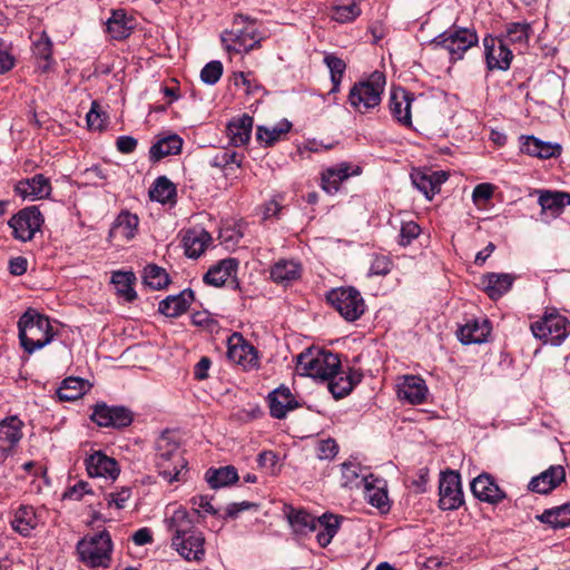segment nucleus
I'll use <instances>...</instances> for the list:
<instances>
[{"label": "nucleus", "mask_w": 570, "mask_h": 570, "mask_svg": "<svg viewBox=\"0 0 570 570\" xmlns=\"http://www.w3.org/2000/svg\"><path fill=\"white\" fill-rule=\"evenodd\" d=\"M165 525L170 533V547L179 557L188 562L200 563L205 560L206 537L185 508L175 509L165 519Z\"/></svg>", "instance_id": "f257e3e1"}, {"label": "nucleus", "mask_w": 570, "mask_h": 570, "mask_svg": "<svg viewBox=\"0 0 570 570\" xmlns=\"http://www.w3.org/2000/svg\"><path fill=\"white\" fill-rule=\"evenodd\" d=\"M155 464L159 475L168 483L184 480L187 473V460L176 435L166 431L155 443Z\"/></svg>", "instance_id": "f03ea898"}, {"label": "nucleus", "mask_w": 570, "mask_h": 570, "mask_svg": "<svg viewBox=\"0 0 570 570\" xmlns=\"http://www.w3.org/2000/svg\"><path fill=\"white\" fill-rule=\"evenodd\" d=\"M18 330L20 344L29 354L48 345L56 335L49 317L32 308L20 316Z\"/></svg>", "instance_id": "7ed1b4c3"}, {"label": "nucleus", "mask_w": 570, "mask_h": 570, "mask_svg": "<svg viewBox=\"0 0 570 570\" xmlns=\"http://www.w3.org/2000/svg\"><path fill=\"white\" fill-rule=\"evenodd\" d=\"M296 368L302 375L326 381L341 370V360L331 351L307 348L297 356Z\"/></svg>", "instance_id": "20e7f679"}, {"label": "nucleus", "mask_w": 570, "mask_h": 570, "mask_svg": "<svg viewBox=\"0 0 570 570\" xmlns=\"http://www.w3.org/2000/svg\"><path fill=\"white\" fill-rule=\"evenodd\" d=\"M385 87V76L374 71L366 79L355 82L348 92L351 107L361 114L371 111L380 106Z\"/></svg>", "instance_id": "39448f33"}, {"label": "nucleus", "mask_w": 570, "mask_h": 570, "mask_svg": "<svg viewBox=\"0 0 570 570\" xmlns=\"http://www.w3.org/2000/svg\"><path fill=\"white\" fill-rule=\"evenodd\" d=\"M79 560L90 568H108L111 561L114 543L110 533L102 530L87 534L77 543Z\"/></svg>", "instance_id": "423d86ee"}, {"label": "nucleus", "mask_w": 570, "mask_h": 570, "mask_svg": "<svg viewBox=\"0 0 570 570\" xmlns=\"http://www.w3.org/2000/svg\"><path fill=\"white\" fill-rule=\"evenodd\" d=\"M222 43L229 52H248L259 45L262 36L253 20L243 14L234 18L233 27L222 33Z\"/></svg>", "instance_id": "0eeeda50"}, {"label": "nucleus", "mask_w": 570, "mask_h": 570, "mask_svg": "<svg viewBox=\"0 0 570 570\" xmlns=\"http://www.w3.org/2000/svg\"><path fill=\"white\" fill-rule=\"evenodd\" d=\"M479 41L475 31L468 28L452 27L431 40L435 49H445L451 60H460L463 55Z\"/></svg>", "instance_id": "6e6552de"}, {"label": "nucleus", "mask_w": 570, "mask_h": 570, "mask_svg": "<svg viewBox=\"0 0 570 570\" xmlns=\"http://www.w3.org/2000/svg\"><path fill=\"white\" fill-rule=\"evenodd\" d=\"M326 299L347 322L358 320L366 309L361 293L354 287L333 288L327 293Z\"/></svg>", "instance_id": "1a4fd4ad"}, {"label": "nucleus", "mask_w": 570, "mask_h": 570, "mask_svg": "<svg viewBox=\"0 0 570 570\" xmlns=\"http://www.w3.org/2000/svg\"><path fill=\"white\" fill-rule=\"evenodd\" d=\"M530 328L535 338L551 345H560L570 333V322L557 312L544 313L540 320L531 324Z\"/></svg>", "instance_id": "9d476101"}, {"label": "nucleus", "mask_w": 570, "mask_h": 570, "mask_svg": "<svg viewBox=\"0 0 570 570\" xmlns=\"http://www.w3.org/2000/svg\"><path fill=\"white\" fill-rule=\"evenodd\" d=\"M14 238L22 242L31 240L43 224V216L37 206H29L19 210L8 222Z\"/></svg>", "instance_id": "9b49d317"}, {"label": "nucleus", "mask_w": 570, "mask_h": 570, "mask_svg": "<svg viewBox=\"0 0 570 570\" xmlns=\"http://www.w3.org/2000/svg\"><path fill=\"white\" fill-rule=\"evenodd\" d=\"M439 495V507L442 510H456L463 504L461 476L458 472L448 471L441 474Z\"/></svg>", "instance_id": "f8f14e48"}, {"label": "nucleus", "mask_w": 570, "mask_h": 570, "mask_svg": "<svg viewBox=\"0 0 570 570\" xmlns=\"http://www.w3.org/2000/svg\"><path fill=\"white\" fill-rule=\"evenodd\" d=\"M227 357L245 370L255 368L258 365V353L256 348L246 342L238 333H234L228 338Z\"/></svg>", "instance_id": "ddd939ff"}, {"label": "nucleus", "mask_w": 570, "mask_h": 570, "mask_svg": "<svg viewBox=\"0 0 570 570\" xmlns=\"http://www.w3.org/2000/svg\"><path fill=\"white\" fill-rule=\"evenodd\" d=\"M91 420L100 426L120 429L131 423L132 414L124 406L97 404L91 414Z\"/></svg>", "instance_id": "4468645a"}, {"label": "nucleus", "mask_w": 570, "mask_h": 570, "mask_svg": "<svg viewBox=\"0 0 570 570\" xmlns=\"http://www.w3.org/2000/svg\"><path fill=\"white\" fill-rule=\"evenodd\" d=\"M428 392L425 381L416 375H404L396 384L397 397L412 405L424 403Z\"/></svg>", "instance_id": "2eb2a0df"}, {"label": "nucleus", "mask_w": 570, "mask_h": 570, "mask_svg": "<svg viewBox=\"0 0 570 570\" xmlns=\"http://www.w3.org/2000/svg\"><path fill=\"white\" fill-rule=\"evenodd\" d=\"M87 473L90 478H104L115 481L120 472L118 462L101 451H95L85 459Z\"/></svg>", "instance_id": "dca6fc26"}, {"label": "nucleus", "mask_w": 570, "mask_h": 570, "mask_svg": "<svg viewBox=\"0 0 570 570\" xmlns=\"http://www.w3.org/2000/svg\"><path fill=\"white\" fill-rule=\"evenodd\" d=\"M487 65L490 70H508L512 60V51L502 39L487 37L483 39Z\"/></svg>", "instance_id": "f3484780"}, {"label": "nucleus", "mask_w": 570, "mask_h": 570, "mask_svg": "<svg viewBox=\"0 0 570 570\" xmlns=\"http://www.w3.org/2000/svg\"><path fill=\"white\" fill-rule=\"evenodd\" d=\"M414 100L413 94L396 88L392 89L389 99V109L392 117L402 126L412 127L411 105Z\"/></svg>", "instance_id": "a211bd4d"}, {"label": "nucleus", "mask_w": 570, "mask_h": 570, "mask_svg": "<svg viewBox=\"0 0 570 570\" xmlns=\"http://www.w3.org/2000/svg\"><path fill=\"white\" fill-rule=\"evenodd\" d=\"M271 415L275 419H285L287 413L302 406L291 392L289 387L281 385L268 394Z\"/></svg>", "instance_id": "6ab92c4d"}, {"label": "nucleus", "mask_w": 570, "mask_h": 570, "mask_svg": "<svg viewBox=\"0 0 570 570\" xmlns=\"http://www.w3.org/2000/svg\"><path fill=\"white\" fill-rule=\"evenodd\" d=\"M470 487L476 499L491 504H498L507 497L505 492L500 489L494 479L488 473H482L474 478Z\"/></svg>", "instance_id": "aec40b11"}, {"label": "nucleus", "mask_w": 570, "mask_h": 570, "mask_svg": "<svg viewBox=\"0 0 570 570\" xmlns=\"http://www.w3.org/2000/svg\"><path fill=\"white\" fill-rule=\"evenodd\" d=\"M361 174V168L356 166L354 169L351 164L343 161L335 166L328 167L322 171V188L330 195L340 190L341 183Z\"/></svg>", "instance_id": "412c9836"}, {"label": "nucleus", "mask_w": 570, "mask_h": 570, "mask_svg": "<svg viewBox=\"0 0 570 570\" xmlns=\"http://www.w3.org/2000/svg\"><path fill=\"white\" fill-rule=\"evenodd\" d=\"M448 174L445 171H425L414 169L411 173L412 184L431 200L435 194L440 191L441 185L446 181Z\"/></svg>", "instance_id": "4be33fe9"}, {"label": "nucleus", "mask_w": 570, "mask_h": 570, "mask_svg": "<svg viewBox=\"0 0 570 570\" xmlns=\"http://www.w3.org/2000/svg\"><path fill=\"white\" fill-rule=\"evenodd\" d=\"M52 190L49 178L37 174L31 178L22 179L14 186L17 195L23 199H43L50 196Z\"/></svg>", "instance_id": "5701e85b"}, {"label": "nucleus", "mask_w": 570, "mask_h": 570, "mask_svg": "<svg viewBox=\"0 0 570 570\" xmlns=\"http://www.w3.org/2000/svg\"><path fill=\"white\" fill-rule=\"evenodd\" d=\"M362 373L358 370L348 368V372L337 371L330 377L328 390L335 399L348 395L352 390L362 381Z\"/></svg>", "instance_id": "b1692460"}, {"label": "nucleus", "mask_w": 570, "mask_h": 570, "mask_svg": "<svg viewBox=\"0 0 570 570\" xmlns=\"http://www.w3.org/2000/svg\"><path fill=\"white\" fill-rule=\"evenodd\" d=\"M566 479V471L562 465H551L549 469L531 479L529 490L547 494L556 489Z\"/></svg>", "instance_id": "393cba45"}, {"label": "nucleus", "mask_w": 570, "mask_h": 570, "mask_svg": "<svg viewBox=\"0 0 570 570\" xmlns=\"http://www.w3.org/2000/svg\"><path fill=\"white\" fill-rule=\"evenodd\" d=\"M515 278L509 273H488L482 276L481 284L491 299H498L511 289Z\"/></svg>", "instance_id": "a878e982"}, {"label": "nucleus", "mask_w": 570, "mask_h": 570, "mask_svg": "<svg viewBox=\"0 0 570 570\" xmlns=\"http://www.w3.org/2000/svg\"><path fill=\"white\" fill-rule=\"evenodd\" d=\"M138 226L139 218L136 214L121 210L111 225L109 237L131 240L137 235Z\"/></svg>", "instance_id": "bb28decb"}, {"label": "nucleus", "mask_w": 570, "mask_h": 570, "mask_svg": "<svg viewBox=\"0 0 570 570\" xmlns=\"http://www.w3.org/2000/svg\"><path fill=\"white\" fill-rule=\"evenodd\" d=\"M387 484L384 479L377 478L374 474L364 484V497L368 503L381 511H389L390 500L387 497Z\"/></svg>", "instance_id": "cd10ccee"}, {"label": "nucleus", "mask_w": 570, "mask_h": 570, "mask_svg": "<svg viewBox=\"0 0 570 570\" xmlns=\"http://www.w3.org/2000/svg\"><path fill=\"white\" fill-rule=\"evenodd\" d=\"M194 301V292L184 289L177 295H170L158 305V311L166 317H178L184 314Z\"/></svg>", "instance_id": "c85d7f7f"}, {"label": "nucleus", "mask_w": 570, "mask_h": 570, "mask_svg": "<svg viewBox=\"0 0 570 570\" xmlns=\"http://www.w3.org/2000/svg\"><path fill=\"white\" fill-rule=\"evenodd\" d=\"M341 484L347 489H360L370 480L372 473L356 461H346L341 464Z\"/></svg>", "instance_id": "c756f323"}, {"label": "nucleus", "mask_w": 570, "mask_h": 570, "mask_svg": "<svg viewBox=\"0 0 570 570\" xmlns=\"http://www.w3.org/2000/svg\"><path fill=\"white\" fill-rule=\"evenodd\" d=\"M212 236L203 228L188 229L183 237L185 254L189 258H198L208 247Z\"/></svg>", "instance_id": "7c9ffc66"}, {"label": "nucleus", "mask_w": 570, "mask_h": 570, "mask_svg": "<svg viewBox=\"0 0 570 570\" xmlns=\"http://www.w3.org/2000/svg\"><path fill=\"white\" fill-rule=\"evenodd\" d=\"M490 332L491 327L487 320H473L459 328L458 337L465 345L481 344L487 341Z\"/></svg>", "instance_id": "2f4dec72"}, {"label": "nucleus", "mask_w": 570, "mask_h": 570, "mask_svg": "<svg viewBox=\"0 0 570 570\" xmlns=\"http://www.w3.org/2000/svg\"><path fill=\"white\" fill-rule=\"evenodd\" d=\"M521 151L533 157L548 159L561 154L559 144L542 141L534 136L522 137Z\"/></svg>", "instance_id": "473e14b6"}, {"label": "nucleus", "mask_w": 570, "mask_h": 570, "mask_svg": "<svg viewBox=\"0 0 570 570\" xmlns=\"http://www.w3.org/2000/svg\"><path fill=\"white\" fill-rule=\"evenodd\" d=\"M40 522L39 515L31 505H20L11 520L12 529L23 537L30 535Z\"/></svg>", "instance_id": "72a5a7b5"}, {"label": "nucleus", "mask_w": 570, "mask_h": 570, "mask_svg": "<svg viewBox=\"0 0 570 570\" xmlns=\"http://www.w3.org/2000/svg\"><path fill=\"white\" fill-rule=\"evenodd\" d=\"M539 205L542 212L558 217L567 205H570V194L559 190H539Z\"/></svg>", "instance_id": "f704fd0d"}, {"label": "nucleus", "mask_w": 570, "mask_h": 570, "mask_svg": "<svg viewBox=\"0 0 570 570\" xmlns=\"http://www.w3.org/2000/svg\"><path fill=\"white\" fill-rule=\"evenodd\" d=\"M302 264L296 259H278L271 267V278L278 284H287L302 275Z\"/></svg>", "instance_id": "c9c22d12"}, {"label": "nucleus", "mask_w": 570, "mask_h": 570, "mask_svg": "<svg viewBox=\"0 0 570 570\" xmlns=\"http://www.w3.org/2000/svg\"><path fill=\"white\" fill-rule=\"evenodd\" d=\"M238 261L236 258H225L210 267L204 275V282L215 287L223 286L226 281L236 274Z\"/></svg>", "instance_id": "e433bc0d"}, {"label": "nucleus", "mask_w": 570, "mask_h": 570, "mask_svg": "<svg viewBox=\"0 0 570 570\" xmlns=\"http://www.w3.org/2000/svg\"><path fill=\"white\" fill-rule=\"evenodd\" d=\"M183 139L176 135H168L159 138L149 149L151 160L158 161L170 155H178L181 151Z\"/></svg>", "instance_id": "4c0bfd02"}, {"label": "nucleus", "mask_w": 570, "mask_h": 570, "mask_svg": "<svg viewBox=\"0 0 570 570\" xmlns=\"http://www.w3.org/2000/svg\"><path fill=\"white\" fill-rule=\"evenodd\" d=\"M253 128V118L243 115L237 119H233L227 126V135L234 146H244L250 139Z\"/></svg>", "instance_id": "58836bf2"}, {"label": "nucleus", "mask_w": 570, "mask_h": 570, "mask_svg": "<svg viewBox=\"0 0 570 570\" xmlns=\"http://www.w3.org/2000/svg\"><path fill=\"white\" fill-rule=\"evenodd\" d=\"M132 20L127 17L124 10H114L106 22L107 32L115 40H122L129 37L132 29Z\"/></svg>", "instance_id": "ea45409f"}, {"label": "nucleus", "mask_w": 570, "mask_h": 570, "mask_svg": "<svg viewBox=\"0 0 570 570\" xmlns=\"http://www.w3.org/2000/svg\"><path fill=\"white\" fill-rule=\"evenodd\" d=\"M136 276L132 272L117 271L111 275V283L115 285L117 294L127 302H132L137 298V293L134 288Z\"/></svg>", "instance_id": "a19ab883"}, {"label": "nucleus", "mask_w": 570, "mask_h": 570, "mask_svg": "<svg viewBox=\"0 0 570 570\" xmlns=\"http://www.w3.org/2000/svg\"><path fill=\"white\" fill-rule=\"evenodd\" d=\"M340 528V521L336 515L333 514H323L318 518L317 522V530L316 532V540L318 544L323 548L327 547L334 535L337 533Z\"/></svg>", "instance_id": "79ce46f5"}, {"label": "nucleus", "mask_w": 570, "mask_h": 570, "mask_svg": "<svg viewBox=\"0 0 570 570\" xmlns=\"http://www.w3.org/2000/svg\"><path fill=\"white\" fill-rule=\"evenodd\" d=\"M238 480L237 470L233 465L218 469H209L206 472V481L213 489L230 485Z\"/></svg>", "instance_id": "37998d69"}, {"label": "nucleus", "mask_w": 570, "mask_h": 570, "mask_svg": "<svg viewBox=\"0 0 570 570\" xmlns=\"http://www.w3.org/2000/svg\"><path fill=\"white\" fill-rule=\"evenodd\" d=\"M292 128V124L284 119L273 127L258 126L256 130V138L265 146H272L286 135Z\"/></svg>", "instance_id": "c03bdc74"}, {"label": "nucleus", "mask_w": 570, "mask_h": 570, "mask_svg": "<svg viewBox=\"0 0 570 570\" xmlns=\"http://www.w3.org/2000/svg\"><path fill=\"white\" fill-rule=\"evenodd\" d=\"M32 52L38 59L39 68L43 71L48 70L52 62V42L45 32L33 40Z\"/></svg>", "instance_id": "a18cd8bd"}, {"label": "nucleus", "mask_w": 570, "mask_h": 570, "mask_svg": "<svg viewBox=\"0 0 570 570\" xmlns=\"http://www.w3.org/2000/svg\"><path fill=\"white\" fill-rule=\"evenodd\" d=\"M22 421L17 416L6 417L0 422V442L8 444L9 448L16 445L22 438Z\"/></svg>", "instance_id": "49530a36"}, {"label": "nucleus", "mask_w": 570, "mask_h": 570, "mask_svg": "<svg viewBox=\"0 0 570 570\" xmlns=\"http://www.w3.org/2000/svg\"><path fill=\"white\" fill-rule=\"evenodd\" d=\"M288 521L293 530L298 534H307L317 530L318 518L304 510H292L288 514Z\"/></svg>", "instance_id": "de8ad7c7"}, {"label": "nucleus", "mask_w": 570, "mask_h": 570, "mask_svg": "<svg viewBox=\"0 0 570 570\" xmlns=\"http://www.w3.org/2000/svg\"><path fill=\"white\" fill-rule=\"evenodd\" d=\"M86 389V382L79 377H67L57 390L60 401H75L82 396Z\"/></svg>", "instance_id": "09e8293b"}, {"label": "nucleus", "mask_w": 570, "mask_h": 570, "mask_svg": "<svg viewBox=\"0 0 570 570\" xmlns=\"http://www.w3.org/2000/svg\"><path fill=\"white\" fill-rule=\"evenodd\" d=\"M540 519L556 529L570 527V503L546 510Z\"/></svg>", "instance_id": "8fccbe9b"}, {"label": "nucleus", "mask_w": 570, "mask_h": 570, "mask_svg": "<svg viewBox=\"0 0 570 570\" xmlns=\"http://www.w3.org/2000/svg\"><path fill=\"white\" fill-rule=\"evenodd\" d=\"M142 278L144 284L150 287L151 289L159 291L165 288L169 284V276L167 272L155 264L147 265L144 268Z\"/></svg>", "instance_id": "3c124183"}, {"label": "nucleus", "mask_w": 570, "mask_h": 570, "mask_svg": "<svg viewBox=\"0 0 570 570\" xmlns=\"http://www.w3.org/2000/svg\"><path fill=\"white\" fill-rule=\"evenodd\" d=\"M175 195V185L165 176L158 177L149 191L150 198L161 204L168 203Z\"/></svg>", "instance_id": "603ef678"}, {"label": "nucleus", "mask_w": 570, "mask_h": 570, "mask_svg": "<svg viewBox=\"0 0 570 570\" xmlns=\"http://www.w3.org/2000/svg\"><path fill=\"white\" fill-rule=\"evenodd\" d=\"M362 10L358 0H352L348 3L337 4L333 7L331 18L340 23H347L354 21Z\"/></svg>", "instance_id": "864d4df0"}, {"label": "nucleus", "mask_w": 570, "mask_h": 570, "mask_svg": "<svg viewBox=\"0 0 570 570\" xmlns=\"http://www.w3.org/2000/svg\"><path fill=\"white\" fill-rule=\"evenodd\" d=\"M324 63L330 69L331 81L333 87L330 92H337L340 90L341 81L346 69V63L335 55H326Z\"/></svg>", "instance_id": "5fc2aeb1"}, {"label": "nucleus", "mask_w": 570, "mask_h": 570, "mask_svg": "<svg viewBox=\"0 0 570 570\" xmlns=\"http://www.w3.org/2000/svg\"><path fill=\"white\" fill-rule=\"evenodd\" d=\"M531 26L528 22H511L505 28V40L511 43L525 45L529 40Z\"/></svg>", "instance_id": "6e6d98bb"}, {"label": "nucleus", "mask_w": 570, "mask_h": 570, "mask_svg": "<svg viewBox=\"0 0 570 570\" xmlns=\"http://www.w3.org/2000/svg\"><path fill=\"white\" fill-rule=\"evenodd\" d=\"M86 119L89 129L100 131L107 126L108 118L101 106L97 101H92Z\"/></svg>", "instance_id": "4d7b16f0"}, {"label": "nucleus", "mask_w": 570, "mask_h": 570, "mask_svg": "<svg viewBox=\"0 0 570 570\" xmlns=\"http://www.w3.org/2000/svg\"><path fill=\"white\" fill-rule=\"evenodd\" d=\"M223 76V65L218 60L206 63L200 71V79L206 85H215Z\"/></svg>", "instance_id": "13d9d810"}, {"label": "nucleus", "mask_w": 570, "mask_h": 570, "mask_svg": "<svg viewBox=\"0 0 570 570\" xmlns=\"http://www.w3.org/2000/svg\"><path fill=\"white\" fill-rule=\"evenodd\" d=\"M242 158L235 151L229 150H220L209 161L210 166L217 168H226L229 165L235 164L237 167H240Z\"/></svg>", "instance_id": "bf43d9fd"}, {"label": "nucleus", "mask_w": 570, "mask_h": 570, "mask_svg": "<svg viewBox=\"0 0 570 570\" xmlns=\"http://www.w3.org/2000/svg\"><path fill=\"white\" fill-rule=\"evenodd\" d=\"M392 269V262L385 255H374L368 269V276H385Z\"/></svg>", "instance_id": "052dcab7"}, {"label": "nucleus", "mask_w": 570, "mask_h": 570, "mask_svg": "<svg viewBox=\"0 0 570 570\" xmlns=\"http://www.w3.org/2000/svg\"><path fill=\"white\" fill-rule=\"evenodd\" d=\"M190 504L194 512L198 515H202L203 513L216 515L218 513L217 509L212 504V499L208 495H195L190 499Z\"/></svg>", "instance_id": "680f3d73"}, {"label": "nucleus", "mask_w": 570, "mask_h": 570, "mask_svg": "<svg viewBox=\"0 0 570 570\" xmlns=\"http://www.w3.org/2000/svg\"><path fill=\"white\" fill-rule=\"evenodd\" d=\"M338 453V445L334 439L321 440L316 445V455L320 460H332Z\"/></svg>", "instance_id": "e2e57ef3"}, {"label": "nucleus", "mask_w": 570, "mask_h": 570, "mask_svg": "<svg viewBox=\"0 0 570 570\" xmlns=\"http://www.w3.org/2000/svg\"><path fill=\"white\" fill-rule=\"evenodd\" d=\"M421 233V227L415 222H406L403 223L400 230V240L399 244L401 246H407L419 237Z\"/></svg>", "instance_id": "0e129e2a"}, {"label": "nucleus", "mask_w": 570, "mask_h": 570, "mask_svg": "<svg viewBox=\"0 0 570 570\" xmlns=\"http://www.w3.org/2000/svg\"><path fill=\"white\" fill-rule=\"evenodd\" d=\"M494 187L489 183H482L474 187L472 193V200L475 205H481L490 200L493 196Z\"/></svg>", "instance_id": "69168bd1"}, {"label": "nucleus", "mask_w": 570, "mask_h": 570, "mask_svg": "<svg viewBox=\"0 0 570 570\" xmlns=\"http://www.w3.org/2000/svg\"><path fill=\"white\" fill-rule=\"evenodd\" d=\"M91 492L92 491L88 482L79 481L65 492L63 498L79 501L85 494H90Z\"/></svg>", "instance_id": "338daca9"}, {"label": "nucleus", "mask_w": 570, "mask_h": 570, "mask_svg": "<svg viewBox=\"0 0 570 570\" xmlns=\"http://www.w3.org/2000/svg\"><path fill=\"white\" fill-rule=\"evenodd\" d=\"M130 495L131 491L129 488H121V490L108 494V504H114L117 509H122L130 499Z\"/></svg>", "instance_id": "774afa93"}]
</instances>
